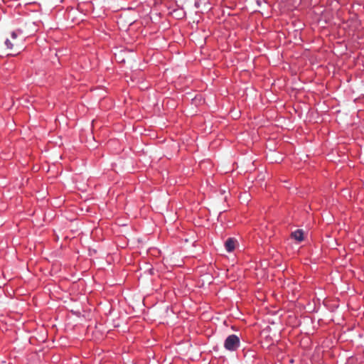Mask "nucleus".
<instances>
[{
	"label": "nucleus",
	"instance_id": "obj_1",
	"mask_svg": "<svg viewBox=\"0 0 364 364\" xmlns=\"http://www.w3.org/2000/svg\"><path fill=\"white\" fill-rule=\"evenodd\" d=\"M18 33L15 31L11 34V38H7L5 44L8 49L18 50L23 48V38H17Z\"/></svg>",
	"mask_w": 364,
	"mask_h": 364
},
{
	"label": "nucleus",
	"instance_id": "obj_2",
	"mask_svg": "<svg viewBox=\"0 0 364 364\" xmlns=\"http://www.w3.org/2000/svg\"><path fill=\"white\" fill-rule=\"evenodd\" d=\"M240 346L239 338L234 334L230 335L225 341L224 346L228 350H235Z\"/></svg>",
	"mask_w": 364,
	"mask_h": 364
},
{
	"label": "nucleus",
	"instance_id": "obj_3",
	"mask_svg": "<svg viewBox=\"0 0 364 364\" xmlns=\"http://www.w3.org/2000/svg\"><path fill=\"white\" fill-rule=\"evenodd\" d=\"M237 243V241L235 239L232 237L228 238L225 242L226 250L229 252H232L235 250Z\"/></svg>",
	"mask_w": 364,
	"mask_h": 364
},
{
	"label": "nucleus",
	"instance_id": "obj_4",
	"mask_svg": "<svg viewBox=\"0 0 364 364\" xmlns=\"http://www.w3.org/2000/svg\"><path fill=\"white\" fill-rule=\"evenodd\" d=\"M291 237H293L297 242H301L304 240V232L301 230H296L291 232Z\"/></svg>",
	"mask_w": 364,
	"mask_h": 364
}]
</instances>
